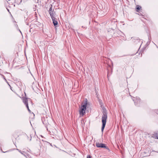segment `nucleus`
I'll return each mask as SVG.
<instances>
[{
	"label": "nucleus",
	"mask_w": 158,
	"mask_h": 158,
	"mask_svg": "<svg viewBox=\"0 0 158 158\" xmlns=\"http://www.w3.org/2000/svg\"><path fill=\"white\" fill-rule=\"evenodd\" d=\"M141 7L140 6H137L136 9L137 10V11H138L139 10L141 9Z\"/></svg>",
	"instance_id": "6"
},
{
	"label": "nucleus",
	"mask_w": 158,
	"mask_h": 158,
	"mask_svg": "<svg viewBox=\"0 0 158 158\" xmlns=\"http://www.w3.org/2000/svg\"><path fill=\"white\" fill-rule=\"evenodd\" d=\"M52 10L51 8H50L49 9V13L50 15L52 18V20L53 21V23L54 26H56L58 24L56 20H55V18L53 16V15L52 12H51V10Z\"/></svg>",
	"instance_id": "3"
},
{
	"label": "nucleus",
	"mask_w": 158,
	"mask_h": 158,
	"mask_svg": "<svg viewBox=\"0 0 158 158\" xmlns=\"http://www.w3.org/2000/svg\"><path fill=\"white\" fill-rule=\"evenodd\" d=\"M25 104L26 105V107H27V108L28 110L30 112H31V111L29 109L28 104L26 101H25Z\"/></svg>",
	"instance_id": "5"
},
{
	"label": "nucleus",
	"mask_w": 158,
	"mask_h": 158,
	"mask_svg": "<svg viewBox=\"0 0 158 158\" xmlns=\"http://www.w3.org/2000/svg\"><path fill=\"white\" fill-rule=\"evenodd\" d=\"M96 146L97 147L106 148H107L105 146V144L103 143H96Z\"/></svg>",
	"instance_id": "4"
},
{
	"label": "nucleus",
	"mask_w": 158,
	"mask_h": 158,
	"mask_svg": "<svg viewBox=\"0 0 158 158\" xmlns=\"http://www.w3.org/2000/svg\"><path fill=\"white\" fill-rule=\"evenodd\" d=\"M88 104V101L85 99L81 102L79 107V111L80 117L83 116L85 113Z\"/></svg>",
	"instance_id": "1"
},
{
	"label": "nucleus",
	"mask_w": 158,
	"mask_h": 158,
	"mask_svg": "<svg viewBox=\"0 0 158 158\" xmlns=\"http://www.w3.org/2000/svg\"><path fill=\"white\" fill-rule=\"evenodd\" d=\"M155 136L157 139H158V134H155Z\"/></svg>",
	"instance_id": "7"
},
{
	"label": "nucleus",
	"mask_w": 158,
	"mask_h": 158,
	"mask_svg": "<svg viewBox=\"0 0 158 158\" xmlns=\"http://www.w3.org/2000/svg\"><path fill=\"white\" fill-rule=\"evenodd\" d=\"M107 118V115L106 114H104L102 118V131H103L104 128H105L106 120Z\"/></svg>",
	"instance_id": "2"
},
{
	"label": "nucleus",
	"mask_w": 158,
	"mask_h": 158,
	"mask_svg": "<svg viewBox=\"0 0 158 158\" xmlns=\"http://www.w3.org/2000/svg\"><path fill=\"white\" fill-rule=\"evenodd\" d=\"M87 158H92L90 156H88L87 157Z\"/></svg>",
	"instance_id": "8"
}]
</instances>
